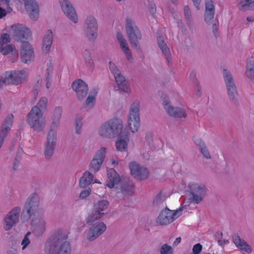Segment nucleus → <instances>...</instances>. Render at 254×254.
Returning <instances> with one entry per match:
<instances>
[{
    "mask_svg": "<svg viewBox=\"0 0 254 254\" xmlns=\"http://www.w3.org/2000/svg\"><path fill=\"white\" fill-rule=\"evenodd\" d=\"M67 239L64 233L56 232L47 240L44 254H71V245Z\"/></svg>",
    "mask_w": 254,
    "mask_h": 254,
    "instance_id": "f257e3e1",
    "label": "nucleus"
},
{
    "mask_svg": "<svg viewBox=\"0 0 254 254\" xmlns=\"http://www.w3.org/2000/svg\"><path fill=\"white\" fill-rule=\"evenodd\" d=\"M40 203V197L37 193H33L29 196L22 211V222H28L33 215L43 214L44 211L41 207Z\"/></svg>",
    "mask_w": 254,
    "mask_h": 254,
    "instance_id": "f03ea898",
    "label": "nucleus"
},
{
    "mask_svg": "<svg viewBox=\"0 0 254 254\" xmlns=\"http://www.w3.org/2000/svg\"><path fill=\"white\" fill-rule=\"evenodd\" d=\"M123 124L119 119H113L102 124L98 129L100 136L107 138H114L124 131Z\"/></svg>",
    "mask_w": 254,
    "mask_h": 254,
    "instance_id": "7ed1b4c3",
    "label": "nucleus"
},
{
    "mask_svg": "<svg viewBox=\"0 0 254 254\" xmlns=\"http://www.w3.org/2000/svg\"><path fill=\"white\" fill-rule=\"evenodd\" d=\"M27 121L31 128L38 132L43 131L46 126L44 112H41L36 107L32 108L28 115Z\"/></svg>",
    "mask_w": 254,
    "mask_h": 254,
    "instance_id": "20e7f679",
    "label": "nucleus"
},
{
    "mask_svg": "<svg viewBox=\"0 0 254 254\" xmlns=\"http://www.w3.org/2000/svg\"><path fill=\"white\" fill-rule=\"evenodd\" d=\"M86 222L89 227L85 231L84 236L88 241L95 240L106 230V225L100 220L95 219L92 223H89L87 217Z\"/></svg>",
    "mask_w": 254,
    "mask_h": 254,
    "instance_id": "39448f33",
    "label": "nucleus"
},
{
    "mask_svg": "<svg viewBox=\"0 0 254 254\" xmlns=\"http://www.w3.org/2000/svg\"><path fill=\"white\" fill-rule=\"evenodd\" d=\"M223 75L229 98L233 104L238 105V93L234 78L230 72L226 69L223 70Z\"/></svg>",
    "mask_w": 254,
    "mask_h": 254,
    "instance_id": "423d86ee",
    "label": "nucleus"
},
{
    "mask_svg": "<svg viewBox=\"0 0 254 254\" xmlns=\"http://www.w3.org/2000/svg\"><path fill=\"white\" fill-rule=\"evenodd\" d=\"M126 30L130 43L136 49H140L138 40L141 39L142 35L134 21L130 18L126 19Z\"/></svg>",
    "mask_w": 254,
    "mask_h": 254,
    "instance_id": "0eeeda50",
    "label": "nucleus"
},
{
    "mask_svg": "<svg viewBox=\"0 0 254 254\" xmlns=\"http://www.w3.org/2000/svg\"><path fill=\"white\" fill-rule=\"evenodd\" d=\"M189 188L190 191L189 200L190 203L198 204L202 201L207 191L204 185L191 183L189 185Z\"/></svg>",
    "mask_w": 254,
    "mask_h": 254,
    "instance_id": "6e6552de",
    "label": "nucleus"
},
{
    "mask_svg": "<svg viewBox=\"0 0 254 254\" xmlns=\"http://www.w3.org/2000/svg\"><path fill=\"white\" fill-rule=\"evenodd\" d=\"M109 202L107 200L98 201L93 205L92 212L88 215L89 223H92L96 220H101L108 213Z\"/></svg>",
    "mask_w": 254,
    "mask_h": 254,
    "instance_id": "1a4fd4ad",
    "label": "nucleus"
},
{
    "mask_svg": "<svg viewBox=\"0 0 254 254\" xmlns=\"http://www.w3.org/2000/svg\"><path fill=\"white\" fill-rule=\"evenodd\" d=\"M20 215H22L20 207L15 206L11 209L3 219V229L5 231H9L15 226L19 222Z\"/></svg>",
    "mask_w": 254,
    "mask_h": 254,
    "instance_id": "9d476101",
    "label": "nucleus"
},
{
    "mask_svg": "<svg viewBox=\"0 0 254 254\" xmlns=\"http://www.w3.org/2000/svg\"><path fill=\"white\" fill-rule=\"evenodd\" d=\"M84 34L89 41L94 42L98 36V24L95 18L88 16L83 24Z\"/></svg>",
    "mask_w": 254,
    "mask_h": 254,
    "instance_id": "9b49d317",
    "label": "nucleus"
},
{
    "mask_svg": "<svg viewBox=\"0 0 254 254\" xmlns=\"http://www.w3.org/2000/svg\"><path fill=\"white\" fill-rule=\"evenodd\" d=\"M182 208H180L176 210H171L166 207L161 211L156 222L162 226L169 225L182 214Z\"/></svg>",
    "mask_w": 254,
    "mask_h": 254,
    "instance_id": "f8f14e48",
    "label": "nucleus"
},
{
    "mask_svg": "<svg viewBox=\"0 0 254 254\" xmlns=\"http://www.w3.org/2000/svg\"><path fill=\"white\" fill-rule=\"evenodd\" d=\"M25 76L26 73L22 70L7 71L0 78V82L2 83V86L4 84L18 85L24 80Z\"/></svg>",
    "mask_w": 254,
    "mask_h": 254,
    "instance_id": "ddd939ff",
    "label": "nucleus"
},
{
    "mask_svg": "<svg viewBox=\"0 0 254 254\" xmlns=\"http://www.w3.org/2000/svg\"><path fill=\"white\" fill-rule=\"evenodd\" d=\"M9 32L15 40L20 41L22 43L24 42V39H28L31 35L30 29L21 24L11 26Z\"/></svg>",
    "mask_w": 254,
    "mask_h": 254,
    "instance_id": "4468645a",
    "label": "nucleus"
},
{
    "mask_svg": "<svg viewBox=\"0 0 254 254\" xmlns=\"http://www.w3.org/2000/svg\"><path fill=\"white\" fill-rule=\"evenodd\" d=\"M163 105L166 113L170 117L175 118H186L187 116L184 109L173 106L168 98H164Z\"/></svg>",
    "mask_w": 254,
    "mask_h": 254,
    "instance_id": "2eb2a0df",
    "label": "nucleus"
},
{
    "mask_svg": "<svg viewBox=\"0 0 254 254\" xmlns=\"http://www.w3.org/2000/svg\"><path fill=\"white\" fill-rule=\"evenodd\" d=\"M106 150V148L103 147L96 151L89 165L91 171L96 173L100 169L105 158Z\"/></svg>",
    "mask_w": 254,
    "mask_h": 254,
    "instance_id": "dca6fc26",
    "label": "nucleus"
},
{
    "mask_svg": "<svg viewBox=\"0 0 254 254\" xmlns=\"http://www.w3.org/2000/svg\"><path fill=\"white\" fill-rule=\"evenodd\" d=\"M129 167L131 175L136 179L139 180L146 179L149 176L148 169L140 166L139 164L135 162H130Z\"/></svg>",
    "mask_w": 254,
    "mask_h": 254,
    "instance_id": "f3484780",
    "label": "nucleus"
},
{
    "mask_svg": "<svg viewBox=\"0 0 254 254\" xmlns=\"http://www.w3.org/2000/svg\"><path fill=\"white\" fill-rule=\"evenodd\" d=\"M57 136L52 132L48 133L45 145L44 155L46 159H50L53 156L56 146Z\"/></svg>",
    "mask_w": 254,
    "mask_h": 254,
    "instance_id": "a211bd4d",
    "label": "nucleus"
},
{
    "mask_svg": "<svg viewBox=\"0 0 254 254\" xmlns=\"http://www.w3.org/2000/svg\"><path fill=\"white\" fill-rule=\"evenodd\" d=\"M22 61L27 64L34 60L35 55L32 46L28 42H23L20 50Z\"/></svg>",
    "mask_w": 254,
    "mask_h": 254,
    "instance_id": "6ab92c4d",
    "label": "nucleus"
},
{
    "mask_svg": "<svg viewBox=\"0 0 254 254\" xmlns=\"http://www.w3.org/2000/svg\"><path fill=\"white\" fill-rule=\"evenodd\" d=\"M19 2H24L27 12L31 19L36 20L39 14V7L37 2L35 0H17Z\"/></svg>",
    "mask_w": 254,
    "mask_h": 254,
    "instance_id": "aec40b11",
    "label": "nucleus"
},
{
    "mask_svg": "<svg viewBox=\"0 0 254 254\" xmlns=\"http://www.w3.org/2000/svg\"><path fill=\"white\" fill-rule=\"evenodd\" d=\"M62 10L67 17L74 23L78 21V18L74 7L69 0H59Z\"/></svg>",
    "mask_w": 254,
    "mask_h": 254,
    "instance_id": "412c9836",
    "label": "nucleus"
},
{
    "mask_svg": "<svg viewBox=\"0 0 254 254\" xmlns=\"http://www.w3.org/2000/svg\"><path fill=\"white\" fill-rule=\"evenodd\" d=\"M72 87L76 92L79 100H82L86 97L88 92V86L82 80L79 79L73 82Z\"/></svg>",
    "mask_w": 254,
    "mask_h": 254,
    "instance_id": "4be33fe9",
    "label": "nucleus"
},
{
    "mask_svg": "<svg viewBox=\"0 0 254 254\" xmlns=\"http://www.w3.org/2000/svg\"><path fill=\"white\" fill-rule=\"evenodd\" d=\"M116 142V148L118 151H127L128 147V143L129 141V133L127 131L124 130L119 136Z\"/></svg>",
    "mask_w": 254,
    "mask_h": 254,
    "instance_id": "5701e85b",
    "label": "nucleus"
},
{
    "mask_svg": "<svg viewBox=\"0 0 254 254\" xmlns=\"http://www.w3.org/2000/svg\"><path fill=\"white\" fill-rule=\"evenodd\" d=\"M157 43L158 45L161 50L163 54L165 57L168 64H171V55L169 48L164 40L162 36L159 35L157 33Z\"/></svg>",
    "mask_w": 254,
    "mask_h": 254,
    "instance_id": "b1692460",
    "label": "nucleus"
},
{
    "mask_svg": "<svg viewBox=\"0 0 254 254\" xmlns=\"http://www.w3.org/2000/svg\"><path fill=\"white\" fill-rule=\"evenodd\" d=\"M233 241L236 246L241 251L248 253L252 252L251 246L243 239H242L238 234L233 236Z\"/></svg>",
    "mask_w": 254,
    "mask_h": 254,
    "instance_id": "393cba45",
    "label": "nucleus"
},
{
    "mask_svg": "<svg viewBox=\"0 0 254 254\" xmlns=\"http://www.w3.org/2000/svg\"><path fill=\"white\" fill-rule=\"evenodd\" d=\"M107 175L108 181L107 186L110 188H113L115 185L120 182V176L113 168L107 170Z\"/></svg>",
    "mask_w": 254,
    "mask_h": 254,
    "instance_id": "a878e982",
    "label": "nucleus"
},
{
    "mask_svg": "<svg viewBox=\"0 0 254 254\" xmlns=\"http://www.w3.org/2000/svg\"><path fill=\"white\" fill-rule=\"evenodd\" d=\"M115 78L116 82L121 91L127 93H129L131 92V89L128 85L127 81L121 73L115 76Z\"/></svg>",
    "mask_w": 254,
    "mask_h": 254,
    "instance_id": "bb28decb",
    "label": "nucleus"
},
{
    "mask_svg": "<svg viewBox=\"0 0 254 254\" xmlns=\"http://www.w3.org/2000/svg\"><path fill=\"white\" fill-rule=\"evenodd\" d=\"M215 8L214 2L211 0H207L205 2V21L209 23L214 18Z\"/></svg>",
    "mask_w": 254,
    "mask_h": 254,
    "instance_id": "cd10ccee",
    "label": "nucleus"
},
{
    "mask_svg": "<svg viewBox=\"0 0 254 254\" xmlns=\"http://www.w3.org/2000/svg\"><path fill=\"white\" fill-rule=\"evenodd\" d=\"M117 37L120 43L121 48L126 55L127 59L131 61L132 59L131 52L128 46V44L123 35L120 33H117Z\"/></svg>",
    "mask_w": 254,
    "mask_h": 254,
    "instance_id": "c85d7f7f",
    "label": "nucleus"
},
{
    "mask_svg": "<svg viewBox=\"0 0 254 254\" xmlns=\"http://www.w3.org/2000/svg\"><path fill=\"white\" fill-rule=\"evenodd\" d=\"M53 34L51 30H48L44 38L42 50L43 53L47 54L50 50L51 45L53 43Z\"/></svg>",
    "mask_w": 254,
    "mask_h": 254,
    "instance_id": "c756f323",
    "label": "nucleus"
},
{
    "mask_svg": "<svg viewBox=\"0 0 254 254\" xmlns=\"http://www.w3.org/2000/svg\"><path fill=\"white\" fill-rule=\"evenodd\" d=\"M127 126L132 133L138 131L140 126V117H127Z\"/></svg>",
    "mask_w": 254,
    "mask_h": 254,
    "instance_id": "7c9ffc66",
    "label": "nucleus"
},
{
    "mask_svg": "<svg viewBox=\"0 0 254 254\" xmlns=\"http://www.w3.org/2000/svg\"><path fill=\"white\" fill-rule=\"evenodd\" d=\"M133 189V183L129 180H122L120 184L121 191L125 194H131Z\"/></svg>",
    "mask_w": 254,
    "mask_h": 254,
    "instance_id": "2f4dec72",
    "label": "nucleus"
},
{
    "mask_svg": "<svg viewBox=\"0 0 254 254\" xmlns=\"http://www.w3.org/2000/svg\"><path fill=\"white\" fill-rule=\"evenodd\" d=\"M245 74L247 78L252 82H254V57H251L247 64Z\"/></svg>",
    "mask_w": 254,
    "mask_h": 254,
    "instance_id": "473e14b6",
    "label": "nucleus"
},
{
    "mask_svg": "<svg viewBox=\"0 0 254 254\" xmlns=\"http://www.w3.org/2000/svg\"><path fill=\"white\" fill-rule=\"evenodd\" d=\"M46 223L44 219H40L33 224V232L38 236H41L45 232Z\"/></svg>",
    "mask_w": 254,
    "mask_h": 254,
    "instance_id": "72a5a7b5",
    "label": "nucleus"
},
{
    "mask_svg": "<svg viewBox=\"0 0 254 254\" xmlns=\"http://www.w3.org/2000/svg\"><path fill=\"white\" fill-rule=\"evenodd\" d=\"M238 8L242 11L254 10V0H240Z\"/></svg>",
    "mask_w": 254,
    "mask_h": 254,
    "instance_id": "f704fd0d",
    "label": "nucleus"
},
{
    "mask_svg": "<svg viewBox=\"0 0 254 254\" xmlns=\"http://www.w3.org/2000/svg\"><path fill=\"white\" fill-rule=\"evenodd\" d=\"M93 178L94 176L91 173L88 171L85 172L79 180L80 187L86 188L92 182Z\"/></svg>",
    "mask_w": 254,
    "mask_h": 254,
    "instance_id": "c9c22d12",
    "label": "nucleus"
},
{
    "mask_svg": "<svg viewBox=\"0 0 254 254\" xmlns=\"http://www.w3.org/2000/svg\"><path fill=\"white\" fill-rule=\"evenodd\" d=\"M140 103L138 101H134L130 105L128 116H139Z\"/></svg>",
    "mask_w": 254,
    "mask_h": 254,
    "instance_id": "e433bc0d",
    "label": "nucleus"
},
{
    "mask_svg": "<svg viewBox=\"0 0 254 254\" xmlns=\"http://www.w3.org/2000/svg\"><path fill=\"white\" fill-rule=\"evenodd\" d=\"M166 199V196L163 193L162 191L158 193L153 200V205L157 206H159L162 204Z\"/></svg>",
    "mask_w": 254,
    "mask_h": 254,
    "instance_id": "4c0bfd02",
    "label": "nucleus"
},
{
    "mask_svg": "<svg viewBox=\"0 0 254 254\" xmlns=\"http://www.w3.org/2000/svg\"><path fill=\"white\" fill-rule=\"evenodd\" d=\"M52 121L50 126V129L48 133H51L52 132L55 136H57V128L60 125V120L52 118Z\"/></svg>",
    "mask_w": 254,
    "mask_h": 254,
    "instance_id": "58836bf2",
    "label": "nucleus"
},
{
    "mask_svg": "<svg viewBox=\"0 0 254 254\" xmlns=\"http://www.w3.org/2000/svg\"><path fill=\"white\" fill-rule=\"evenodd\" d=\"M83 57L85 63L88 66L92 67L93 61L90 51L85 50L83 52Z\"/></svg>",
    "mask_w": 254,
    "mask_h": 254,
    "instance_id": "ea45409f",
    "label": "nucleus"
},
{
    "mask_svg": "<svg viewBox=\"0 0 254 254\" xmlns=\"http://www.w3.org/2000/svg\"><path fill=\"white\" fill-rule=\"evenodd\" d=\"M14 50H15L14 47L12 44L8 43L4 44L2 47H1V46H0V52L3 55H7L9 53L13 52Z\"/></svg>",
    "mask_w": 254,
    "mask_h": 254,
    "instance_id": "a19ab883",
    "label": "nucleus"
},
{
    "mask_svg": "<svg viewBox=\"0 0 254 254\" xmlns=\"http://www.w3.org/2000/svg\"><path fill=\"white\" fill-rule=\"evenodd\" d=\"M47 103L48 99L46 97H42L39 101L37 104L34 107H36L41 112H43L47 108Z\"/></svg>",
    "mask_w": 254,
    "mask_h": 254,
    "instance_id": "79ce46f5",
    "label": "nucleus"
},
{
    "mask_svg": "<svg viewBox=\"0 0 254 254\" xmlns=\"http://www.w3.org/2000/svg\"><path fill=\"white\" fill-rule=\"evenodd\" d=\"M160 254H173V250L171 246L164 244L160 249Z\"/></svg>",
    "mask_w": 254,
    "mask_h": 254,
    "instance_id": "37998d69",
    "label": "nucleus"
},
{
    "mask_svg": "<svg viewBox=\"0 0 254 254\" xmlns=\"http://www.w3.org/2000/svg\"><path fill=\"white\" fill-rule=\"evenodd\" d=\"M31 232H28L26 235L24 236L22 242H21V246H22V250H24L27 246L30 244V241L29 239V237L31 235Z\"/></svg>",
    "mask_w": 254,
    "mask_h": 254,
    "instance_id": "c03bdc74",
    "label": "nucleus"
},
{
    "mask_svg": "<svg viewBox=\"0 0 254 254\" xmlns=\"http://www.w3.org/2000/svg\"><path fill=\"white\" fill-rule=\"evenodd\" d=\"M10 37L9 34L6 33L2 34L0 37V46L2 47L3 45L10 43Z\"/></svg>",
    "mask_w": 254,
    "mask_h": 254,
    "instance_id": "a18cd8bd",
    "label": "nucleus"
},
{
    "mask_svg": "<svg viewBox=\"0 0 254 254\" xmlns=\"http://www.w3.org/2000/svg\"><path fill=\"white\" fill-rule=\"evenodd\" d=\"M95 101V98L94 96H89L85 101L86 108L88 109L92 108Z\"/></svg>",
    "mask_w": 254,
    "mask_h": 254,
    "instance_id": "49530a36",
    "label": "nucleus"
},
{
    "mask_svg": "<svg viewBox=\"0 0 254 254\" xmlns=\"http://www.w3.org/2000/svg\"><path fill=\"white\" fill-rule=\"evenodd\" d=\"M199 150L203 155V157L207 159H211V154L206 146V145L202 147V148L199 149Z\"/></svg>",
    "mask_w": 254,
    "mask_h": 254,
    "instance_id": "de8ad7c7",
    "label": "nucleus"
},
{
    "mask_svg": "<svg viewBox=\"0 0 254 254\" xmlns=\"http://www.w3.org/2000/svg\"><path fill=\"white\" fill-rule=\"evenodd\" d=\"M63 110L61 107H56L54 111L52 118L60 120L62 117Z\"/></svg>",
    "mask_w": 254,
    "mask_h": 254,
    "instance_id": "09e8293b",
    "label": "nucleus"
},
{
    "mask_svg": "<svg viewBox=\"0 0 254 254\" xmlns=\"http://www.w3.org/2000/svg\"><path fill=\"white\" fill-rule=\"evenodd\" d=\"M76 133L79 134L81 132V128L83 125L82 118L78 117L76 119Z\"/></svg>",
    "mask_w": 254,
    "mask_h": 254,
    "instance_id": "8fccbe9b",
    "label": "nucleus"
},
{
    "mask_svg": "<svg viewBox=\"0 0 254 254\" xmlns=\"http://www.w3.org/2000/svg\"><path fill=\"white\" fill-rule=\"evenodd\" d=\"M109 67L112 73L114 75V76L121 73L117 66L111 62L109 63Z\"/></svg>",
    "mask_w": 254,
    "mask_h": 254,
    "instance_id": "3c124183",
    "label": "nucleus"
},
{
    "mask_svg": "<svg viewBox=\"0 0 254 254\" xmlns=\"http://www.w3.org/2000/svg\"><path fill=\"white\" fill-rule=\"evenodd\" d=\"M194 142L198 149L206 145L204 141L200 138H194Z\"/></svg>",
    "mask_w": 254,
    "mask_h": 254,
    "instance_id": "603ef678",
    "label": "nucleus"
},
{
    "mask_svg": "<svg viewBox=\"0 0 254 254\" xmlns=\"http://www.w3.org/2000/svg\"><path fill=\"white\" fill-rule=\"evenodd\" d=\"M202 249V246L200 244L194 245L192 248V254H199Z\"/></svg>",
    "mask_w": 254,
    "mask_h": 254,
    "instance_id": "864d4df0",
    "label": "nucleus"
},
{
    "mask_svg": "<svg viewBox=\"0 0 254 254\" xmlns=\"http://www.w3.org/2000/svg\"><path fill=\"white\" fill-rule=\"evenodd\" d=\"M184 14L186 17V18L188 20V21H191V14L190 11L189 7L188 5H186L184 7Z\"/></svg>",
    "mask_w": 254,
    "mask_h": 254,
    "instance_id": "5fc2aeb1",
    "label": "nucleus"
},
{
    "mask_svg": "<svg viewBox=\"0 0 254 254\" xmlns=\"http://www.w3.org/2000/svg\"><path fill=\"white\" fill-rule=\"evenodd\" d=\"M91 190L90 189L82 191L79 195V197L82 199H85L91 193Z\"/></svg>",
    "mask_w": 254,
    "mask_h": 254,
    "instance_id": "6e6d98bb",
    "label": "nucleus"
},
{
    "mask_svg": "<svg viewBox=\"0 0 254 254\" xmlns=\"http://www.w3.org/2000/svg\"><path fill=\"white\" fill-rule=\"evenodd\" d=\"M52 67H49L46 69V72L45 74L46 80H51L52 77V74L53 72Z\"/></svg>",
    "mask_w": 254,
    "mask_h": 254,
    "instance_id": "4d7b16f0",
    "label": "nucleus"
},
{
    "mask_svg": "<svg viewBox=\"0 0 254 254\" xmlns=\"http://www.w3.org/2000/svg\"><path fill=\"white\" fill-rule=\"evenodd\" d=\"M38 85H37V86L36 87H35L32 91L33 94L34 96H36L38 95L39 88H40V86L41 84V81L40 83L39 80H38Z\"/></svg>",
    "mask_w": 254,
    "mask_h": 254,
    "instance_id": "13d9d810",
    "label": "nucleus"
},
{
    "mask_svg": "<svg viewBox=\"0 0 254 254\" xmlns=\"http://www.w3.org/2000/svg\"><path fill=\"white\" fill-rule=\"evenodd\" d=\"M218 243L219 245L223 246L225 244H228L229 243V241L225 239H219L218 240Z\"/></svg>",
    "mask_w": 254,
    "mask_h": 254,
    "instance_id": "bf43d9fd",
    "label": "nucleus"
},
{
    "mask_svg": "<svg viewBox=\"0 0 254 254\" xmlns=\"http://www.w3.org/2000/svg\"><path fill=\"white\" fill-rule=\"evenodd\" d=\"M6 15V11L5 9L0 7V18H2L3 17Z\"/></svg>",
    "mask_w": 254,
    "mask_h": 254,
    "instance_id": "052dcab7",
    "label": "nucleus"
},
{
    "mask_svg": "<svg viewBox=\"0 0 254 254\" xmlns=\"http://www.w3.org/2000/svg\"><path fill=\"white\" fill-rule=\"evenodd\" d=\"M193 3H194V5H195V6L198 9H199V4L200 3V1L201 0H191Z\"/></svg>",
    "mask_w": 254,
    "mask_h": 254,
    "instance_id": "680f3d73",
    "label": "nucleus"
},
{
    "mask_svg": "<svg viewBox=\"0 0 254 254\" xmlns=\"http://www.w3.org/2000/svg\"><path fill=\"white\" fill-rule=\"evenodd\" d=\"M5 254H17V251L16 250H9L6 251Z\"/></svg>",
    "mask_w": 254,
    "mask_h": 254,
    "instance_id": "e2e57ef3",
    "label": "nucleus"
},
{
    "mask_svg": "<svg viewBox=\"0 0 254 254\" xmlns=\"http://www.w3.org/2000/svg\"><path fill=\"white\" fill-rule=\"evenodd\" d=\"M181 237L177 238L173 243V245L177 246L178 244H179L181 242Z\"/></svg>",
    "mask_w": 254,
    "mask_h": 254,
    "instance_id": "0e129e2a",
    "label": "nucleus"
},
{
    "mask_svg": "<svg viewBox=\"0 0 254 254\" xmlns=\"http://www.w3.org/2000/svg\"><path fill=\"white\" fill-rule=\"evenodd\" d=\"M212 30L214 34L215 35L216 32L217 31V25L216 23H214L212 25Z\"/></svg>",
    "mask_w": 254,
    "mask_h": 254,
    "instance_id": "69168bd1",
    "label": "nucleus"
},
{
    "mask_svg": "<svg viewBox=\"0 0 254 254\" xmlns=\"http://www.w3.org/2000/svg\"><path fill=\"white\" fill-rule=\"evenodd\" d=\"M111 162H112V164L114 166H117L118 164V159L116 160V159H112Z\"/></svg>",
    "mask_w": 254,
    "mask_h": 254,
    "instance_id": "338daca9",
    "label": "nucleus"
},
{
    "mask_svg": "<svg viewBox=\"0 0 254 254\" xmlns=\"http://www.w3.org/2000/svg\"><path fill=\"white\" fill-rule=\"evenodd\" d=\"M19 162L17 161H15L14 163H13V169L14 170H16L18 165H19Z\"/></svg>",
    "mask_w": 254,
    "mask_h": 254,
    "instance_id": "774afa93",
    "label": "nucleus"
}]
</instances>
